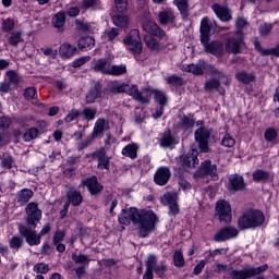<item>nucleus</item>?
<instances>
[{
    "label": "nucleus",
    "instance_id": "9b49d317",
    "mask_svg": "<svg viewBox=\"0 0 279 279\" xmlns=\"http://www.w3.org/2000/svg\"><path fill=\"white\" fill-rule=\"evenodd\" d=\"M20 235L25 239L27 245L29 247H34L35 245H40V234L36 232V228L27 227L24 225H20L17 228Z\"/></svg>",
    "mask_w": 279,
    "mask_h": 279
},
{
    "label": "nucleus",
    "instance_id": "f257e3e1",
    "mask_svg": "<svg viewBox=\"0 0 279 279\" xmlns=\"http://www.w3.org/2000/svg\"><path fill=\"white\" fill-rule=\"evenodd\" d=\"M130 95L134 101H138L143 106L150 104L151 95H154V100L158 106L166 107L167 106V94L160 89H154L151 87H144L142 90L138 89V86H134Z\"/></svg>",
    "mask_w": 279,
    "mask_h": 279
},
{
    "label": "nucleus",
    "instance_id": "5701e85b",
    "mask_svg": "<svg viewBox=\"0 0 279 279\" xmlns=\"http://www.w3.org/2000/svg\"><path fill=\"white\" fill-rule=\"evenodd\" d=\"M178 129L182 132H191L195 128V113H189L179 117Z\"/></svg>",
    "mask_w": 279,
    "mask_h": 279
},
{
    "label": "nucleus",
    "instance_id": "58836bf2",
    "mask_svg": "<svg viewBox=\"0 0 279 279\" xmlns=\"http://www.w3.org/2000/svg\"><path fill=\"white\" fill-rule=\"evenodd\" d=\"M112 23L116 25V27H120L123 29L124 27H128V24L130 23V17L128 15L122 14H116L112 16Z\"/></svg>",
    "mask_w": 279,
    "mask_h": 279
},
{
    "label": "nucleus",
    "instance_id": "37998d69",
    "mask_svg": "<svg viewBox=\"0 0 279 279\" xmlns=\"http://www.w3.org/2000/svg\"><path fill=\"white\" fill-rule=\"evenodd\" d=\"M235 80H238V82H241L242 84H252V82L256 80V76L254 74L242 71L235 74Z\"/></svg>",
    "mask_w": 279,
    "mask_h": 279
},
{
    "label": "nucleus",
    "instance_id": "49530a36",
    "mask_svg": "<svg viewBox=\"0 0 279 279\" xmlns=\"http://www.w3.org/2000/svg\"><path fill=\"white\" fill-rule=\"evenodd\" d=\"M183 71L185 73H192V75H204V68H202V65L195 64V63H191L187 64L183 68Z\"/></svg>",
    "mask_w": 279,
    "mask_h": 279
},
{
    "label": "nucleus",
    "instance_id": "7c9ffc66",
    "mask_svg": "<svg viewBox=\"0 0 279 279\" xmlns=\"http://www.w3.org/2000/svg\"><path fill=\"white\" fill-rule=\"evenodd\" d=\"M134 86H138V85H131L126 84V83H122V84H113L110 88H109V93H111L112 95H119L121 93H126V95H129V97H132V89L134 88Z\"/></svg>",
    "mask_w": 279,
    "mask_h": 279
},
{
    "label": "nucleus",
    "instance_id": "f704fd0d",
    "mask_svg": "<svg viewBox=\"0 0 279 279\" xmlns=\"http://www.w3.org/2000/svg\"><path fill=\"white\" fill-rule=\"evenodd\" d=\"M108 66V59L100 58L96 61L92 70L95 73H101L102 75H109L110 69L106 68Z\"/></svg>",
    "mask_w": 279,
    "mask_h": 279
},
{
    "label": "nucleus",
    "instance_id": "09e8293b",
    "mask_svg": "<svg viewBox=\"0 0 279 279\" xmlns=\"http://www.w3.org/2000/svg\"><path fill=\"white\" fill-rule=\"evenodd\" d=\"M253 180L255 182H267V180H269V173L263 169H257L253 173Z\"/></svg>",
    "mask_w": 279,
    "mask_h": 279
},
{
    "label": "nucleus",
    "instance_id": "a19ab883",
    "mask_svg": "<svg viewBox=\"0 0 279 279\" xmlns=\"http://www.w3.org/2000/svg\"><path fill=\"white\" fill-rule=\"evenodd\" d=\"M220 86L221 80L213 77L205 81L204 90H206V93H210V90H219Z\"/></svg>",
    "mask_w": 279,
    "mask_h": 279
},
{
    "label": "nucleus",
    "instance_id": "2eb2a0df",
    "mask_svg": "<svg viewBox=\"0 0 279 279\" xmlns=\"http://www.w3.org/2000/svg\"><path fill=\"white\" fill-rule=\"evenodd\" d=\"M171 180V169L167 166H160L154 173V182L157 186H167Z\"/></svg>",
    "mask_w": 279,
    "mask_h": 279
},
{
    "label": "nucleus",
    "instance_id": "a18cd8bd",
    "mask_svg": "<svg viewBox=\"0 0 279 279\" xmlns=\"http://www.w3.org/2000/svg\"><path fill=\"white\" fill-rule=\"evenodd\" d=\"M23 41V33L21 31H13L8 39L11 47H19V44Z\"/></svg>",
    "mask_w": 279,
    "mask_h": 279
},
{
    "label": "nucleus",
    "instance_id": "7ed1b4c3",
    "mask_svg": "<svg viewBox=\"0 0 279 279\" xmlns=\"http://www.w3.org/2000/svg\"><path fill=\"white\" fill-rule=\"evenodd\" d=\"M265 225V214L260 209L251 208L238 218L239 230H256Z\"/></svg>",
    "mask_w": 279,
    "mask_h": 279
},
{
    "label": "nucleus",
    "instance_id": "79ce46f5",
    "mask_svg": "<svg viewBox=\"0 0 279 279\" xmlns=\"http://www.w3.org/2000/svg\"><path fill=\"white\" fill-rule=\"evenodd\" d=\"M166 82L169 86H174V88H180L184 86V78L178 74H171L166 78Z\"/></svg>",
    "mask_w": 279,
    "mask_h": 279
},
{
    "label": "nucleus",
    "instance_id": "4468645a",
    "mask_svg": "<svg viewBox=\"0 0 279 279\" xmlns=\"http://www.w3.org/2000/svg\"><path fill=\"white\" fill-rule=\"evenodd\" d=\"M82 186H86L89 195H101L104 193V184L99 182L97 175H92L82 181Z\"/></svg>",
    "mask_w": 279,
    "mask_h": 279
},
{
    "label": "nucleus",
    "instance_id": "393cba45",
    "mask_svg": "<svg viewBox=\"0 0 279 279\" xmlns=\"http://www.w3.org/2000/svg\"><path fill=\"white\" fill-rule=\"evenodd\" d=\"M59 56L62 60H71L73 56H77V47L69 43H63L59 47Z\"/></svg>",
    "mask_w": 279,
    "mask_h": 279
},
{
    "label": "nucleus",
    "instance_id": "6ab92c4d",
    "mask_svg": "<svg viewBox=\"0 0 279 279\" xmlns=\"http://www.w3.org/2000/svg\"><path fill=\"white\" fill-rule=\"evenodd\" d=\"M204 45L206 53H210L216 58H222L223 56V43L220 40H207V43H201Z\"/></svg>",
    "mask_w": 279,
    "mask_h": 279
},
{
    "label": "nucleus",
    "instance_id": "0eeeda50",
    "mask_svg": "<svg viewBox=\"0 0 279 279\" xmlns=\"http://www.w3.org/2000/svg\"><path fill=\"white\" fill-rule=\"evenodd\" d=\"M26 228H38L40 219H43V210L38 208V203L31 202L25 208Z\"/></svg>",
    "mask_w": 279,
    "mask_h": 279
},
{
    "label": "nucleus",
    "instance_id": "473e14b6",
    "mask_svg": "<svg viewBox=\"0 0 279 279\" xmlns=\"http://www.w3.org/2000/svg\"><path fill=\"white\" fill-rule=\"evenodd\" d=\"M77 47L81 51H90L95 47V38L92 36H82L77 41Z\"/></svg>",
    "mask_w": 279,
    "mask_h": 279
},
{
    "label": "nucleus",
    "instance_id": "c03bdc74",
    "mask_svg": "<svg viewBox=\"0 0 279 279\" xmlns=\"http://www.w3.org/2000/svg\"><path fill=\"white\" fill-rule=\"evenodd\" d=\"M128 73V66L125 64H120V65H111L109 69V74L112 75L113 77H119L121 75H125Z\"/></svg>",
    "mask_w": 279,
    "mask_h": 279
},
{
    "label": "nucleus",
    "instance_id": "c756f323",
    "mask_svg": "<svg viewBox=\"0 0 279 279\" xmlns=\"http://www.w3.org/2000/svg\"><path fill=\"white\" fill-rule=\"evenodd\" d=\"M66 202L72 206L77 207L82 206V202H84V196H82V192L80 190H70L66 192Z\"/></svg>",
    "mask_w": 279,
    "mask_h": 279
},
{
    "label": "nucleus",
    "instance_id": "ddd939ff",
    "mask_svg": "<svg viewBox=\"0 0 279 279\" xmlns=\"http://www.w3.org/2000/svg\"><path fill=\"white\" fill-rule=\"evenodd\" d=\"M239 236V230L232 226L222 227L213 238L215 243H223Z\"/></svg>",
    "mask_w": 279,
    "mask_h": 279
},
{
    "label": "nucleus",
    "instance_id": "3c124183",
    "mask_svg": "<svg viewBox=\"0 0 279 279\" xmlns=\"http://www.w3.org/2000/svg\"><path fill=\"white\" fill-rule=\"evenodd\" d=\"M9 247L11 250H21L23 247V238L21 235H13L9 240Z\"/></svg>",
    "mask_w": 279,
    "mask_h": 279
},
{
    "label": "nucleus",
    "instance_id": "338daca9",
    "mask_svg": "<svg viewBox=\"0 0 279 279\" xmlns=\"http://www.w3.org/2000/svg\"><path fill=\"white\" fill-rule=\"evenodd\" d=\"M179 186L182 189V191H191L193 189V185H191V182H189L184 175L179 177Z\"/></svg>",
    "mask_w": 279,
    "mask_h": 279
},
{
    "label": "nucleus",
    "instance_id": "e433bc0d",
    "mask_svg": "<svg viewBox=\"0 0 279 279\" xmlns=\"http://www.w3.org/2000/svg\"><path fill=\"white\" fill-rule=\"evenodd\" d=\"M38 136H40V130L36 126H32L23 134V141L24 143H32V141H36Z\"/></svg>",
    "mask_w": 279,
    "mask_h": 279
},
{
    "label": "nucleus",
    "instance_id": "5fc2aeb1",
    "mask_svg": "<svg viewBox=\"0 0 279 279\" xmlns=\"http://www.w3.org/2000/svg\"><path fill=\"white\" fill-rule=\"evenodd\" d=\"M264 138L267 141V143H274L276 138H278V131L274 128L266 129L264 133Z\"/></svg>",
    "mask_w": 279,
    "mask_h": 279
},
{
    "label": "nucleus",
    "instance_id": "ea45409f",
    "mask_svg": "<svg viewBox=\"0 0 279 279\" xmlns=\"http://www.w3.org/2000/svg\"><path fill=\"white\" fill-rule=\"evenodd\" d=\"M158 20L160 25H169V23H173V21H175V15L169 11H160L158 14Z\"/></svg>",
    "mask_w": 279,
    "mask_h": 279
},
{
    "label": "nucleus",
    "instance_id": "9d476101",
    "mask_svg": "<svg viewBox=\"0 0 279 279\" xmlns=\"http://www.w3.org/2000/svg\"><path fill=\"white\" fill-rule=\"evenodd\" d=\"M195 178H211L214 182L219 180V174L217 173V165L213 163L210 159H206L201 162L198 170L195 172Z\"/></svg>",
    "mask_w": 279,
    "mask_h": 279
},
{
    "label": "nucleus",
    "instance_id": "b1692460",
    "mask_svg": "<svg viewBox=\"0 0 279 279\" xmlns=\"http://www.w3.org/2000/svg\"><path fill=\"white\" fill-rule=\"evenodd\" d=\"M64 236H66V232L61 229H57L52 235V245H54L56 251L59 252V254H64V252H66V245L62 243Z\"/></svg>",
    "mask_w": 279,
    "mask_h": 279
},
{
    "label": "nucleus",
    "instance_id": "aec40b11",
    "mask_svg": "<svg viewBox=\"0 0 279 279\" xmlns=\"http://www.w3.org/2000/svg\"><path fill=\"white\" fill-rule=\"evenodd\" d=\"M246 186L247 184H245V179L243 178V175L234 173L229 177L228 189L232 191V193H239L246 189Z\"/></svg>",
    "mask_w": 279,
    "mask_h": 279
},
{
    "label": "nucleus",
    "instance_id": "052dcab7",
    "mask_svg": "<svg viewBox=\"0 0 279 279\" xmlns=\"http://www.w3.org/2000/svg\"><path fill=\"white\" fill-rule=\"evenodd\" d=\"M222 147L232 148L234 145H236V140L230 135V133L225 134L222 141H221Z\"/></svg>",
    "mask_w": 279,
    "mask_h": 279
},
{
    "label": "nucleus",
    "instance_id": "c9c22d12",
    "mask_svg": "<svg viewBox=\"0 0 279 279\" xmlns=\"http://www.w3.org/2000/svg\"><path fill=\"white\" fill-rule=\"evenodd\" d=\"M106 125V120L105 119H98L97 122L94 125L93 132L89 135L94 141L95 138H99L104 136V130Z\"/></svg>",
    "mask_w": 279,
    "mask_h": 279
},
{
    "label": "nucleus",
    "instance_id": "774afa93",
    "mask_svg": "<svg viewBox=\"0 0 279 279\" xmlns=\"http://www.w3.org/2000/svg\"><path fill=\"white\" fill-rule=\"evenodd\" d=\"M207 71L208 73H210V75H217L218 80H221L222 77H226V73L217 68H215L214 65H208L207 66Z\"/></svg>",
    "mask_w": 279,
    "mask_h": 279
},
{
    "label": "nucleus",
    "instance_id": "bb28decb",
    "mask_svg": "<svg viewBox=\"0 0 279 279\" xmlns=\"http://www.w3.org/2000/svg\"><path fill=\"white\" fill-rule=\"evenodd\" d=\"M92 156H95V158H97V160H98L97 168L98 169H100L101 171H104V169L106 171H110V157H108V155H106V151L104 149L93 153Z\"/></svg>",
    "mask_w": 279,
    "mask_h": 279
},
{
    "label": "nucleus",
    "instance_id": "4d7b16f0",
    "mask_svg": "<svg viewBox=\"0 0 279 279\" xmlns=\"http://www.w3.org/2000/svg\"><path fill=\"white\" fill-rule=\"evenodd\" d=\"M142 29H144L146 34H151L155 29H158V24L154 21L146 20L142 23Z\"/></svg>",
    "mask_w": 279,
    "mask_h": 279
},
{
    "label": "nucleus",
    "instance_id": "0e129e2a",
    "mask_svg": "<svg viewBox=\"0 0 279 279\" xmlns=\"http://www.w3.org/2000/svg\"><path fill=\"white\" fill-rule=\"evenodd\" d=\"M33 271H35V274H49V265L45 263H37L34 266Z\"/></svg>",
    "mask_w": 279,
    "mask_h": 279
},
{
    "label": "nucleus",
    "instance_id": "69168bd1",
    "mask_svg": "<svg viewBox=\"0 0 279 279\" xmlns=\"http://www.w3.org/2000/svg\"><path fill=\"white\" fill-rule=\"evenodd\" d=\"M86 62H90V56L81 57L75 59L72 63L73 69H80V66H84Z\"/></svg>",
    "mask_w": 279,
    "mask_h": 279
},
{
    "label": "nucleus",
    "instance_id": "4c0bfd02",
    "mask_svg": "<svg viewBox=\"0 0 279 279\" xmlns=\"http://www.w3.org/2000/svg\"><path fill=\"white\" fill-rule=\"evenodd\" d=\"M182 19H189V0H173Z\"/></svg>",
    "mask_w": 279,
    "mask_h": 279
},
{
    "label": "nucleus",
    "instance_id": "e2e57ef3",
    "mask_svg": "<svg viewBox=\"0 0 279 279\" xmlns=\"http://www.w3.org/2000/svg\"><path fill=\"white\" fill-rule=\"evenodd\" d=\"M11 125H12V118L8 116L0 117V130L2 131L10 130Z\"/></svg>",
    "mask_w": 279,
    "mask_h": 279
},
{
    "label": "nucleus",
    "instance_id": "dca6fc26",
    "mask_svg": "<svg viewBox=\"0 0 279 279\" xmlns=\"http://www.w3.org/2000/svg\"><path fill=\"white\" fill-rule=\"evenodd\" d=\"M138 215V208L130 207L129 209H122L118 216V221L121 226H130L133 222L136 226V218Z\"/></svg>",
    "mask_w": 279,
    "mask_h": 279
},
{
    "label": "nucleus",
    "instance_id": "2f4dec72",
    "mask_svg": "<svg viewBox=\"0 0 279 279\" xmlns=\"http://www.w3.org/2000/svg\"><path fill=\"white\" fill-rule=\"evenodd\" d=\"M33 197H34V191H32V189L25 187L16 193V202L22 206L27 204L29 199H32Z\"/></svg>",
    "mask_w": 279,
    "mask_h": 279
},
{
    "label": "nucleus",
    "instance_id": "f03ea898",
    "mask_svg": "<svg viewBox=\"0 0 279 279\" xmlns=\"http://www.w3.org/2000/svg\"><path fill=\"white\" fill-rule=\"evenodd\" d=\"M156 223H158V216L154 210L137 209L135 226H137L138 236L141 239H147L156 230Z\"/></svg>",
    "mask_w": 279,
    "mask_h": 279
},
{
    "label": "nucleus",
    "instance_id": "423d86ee",
    "mask_svg": "<svg viewBox=\"0 0 279 279\" xmlns=\"http://www.w3.org/2000/svg\"><path fill=\"white\" fill-rule=\"evenodd\" d=\"M215 217L220 223H232V205L226 199H220L215 206Z\"/></svg>",
    "mask_w": 279,
    "mask_h": 279
},
{
    "label": "nucleus",
    "instance_id": "1a4fd4ad",
    "mask_svg": "<svg viewBox=\"0 0 279 279\" xmlns=\"http://www.w3.org/2000/svg\"><path fill=\"white\" fill-rule=\"evenodd\" d=\"M211 134H213V129L209 130L206 126H199L198 129L195 130L194 138L202 154H208V149H209L208 142L210 141Z\"/></svg>",
    "mask_w": 279,
    "mask_h": 279
},
{
    "label": "nucleus",
    "instance_id": "f3484780",
    "mask_svg": "<svg viewBox=\"0 0 279 279\" xmlns=\"http://www.w3.org/2000/svg\"><path fill=\"white\" fill-rule=\"evenodd\" d=\"M180 143V136L171 132V129H167L159 140L160 147L173 149L175 145Z\"/></svg>",
    "mask_w": 279,
    "mask_h": 279
},
{
    "label": "nucleus",
    "instance_id": "4be33fe9",
    "mask_svg": "<svg viewBox=\"0 0 279 279\" xmlns=\"http://www.w3.org/2000/svg\"><path fill=\"white\" fill-rule=\"evenodd\" d=\"M210 32H213V22L208 19V16H205L201 20V43H208V40H210Z\"/></svg>",
    "mask_w": 279,
    "mask_h": 279
},
{
    "label": "nucleus",
    "instance_id": "6e6552de",
    "mask_svg": "<svg viewBox=\"0 0 279 279\" xmlns=\"http://www.w3.org/2000/svg\"><path fill=\"white\" fill-rule=\"evenodd\" d=\"M138 34V29H132L129 35L123 38V45L129 47V51H131L133 56H141V53H143V41H141Z\"/></svg>",
    "mask_w": 279,
    "mask_h": 279
},
{
    "label": "nucleus",
    "instance_id": "603ef678",
    "mask_svg": "<svg viewBox=\"0 0 279 279\" xmlns=\"http://www.w3.org/2000/svg\"><path fill=\"white\" fill-rule=\"evenodd\" d=\"M82 117V111L77 109H72L68 112V114L64 118L65 123H73V121H77Z\"/></svg>",
    "mask_w": 279,
    "mask_h": 279
},
{
    "label": "nucleus",
    "instance_id": "f8f14e48",
    "mask_svg": "<svg viewBox=\"0 0 279 279\" xmlns=\"http://www.w3.org/2000/svg\"><path fill=\"white\" fill-rule=\"evenodd\" d=\"M198 156L199 154L197 153V150L192 149L187 154L181 155L177 159V163L181 165L182 169H184L185 171H189V169H195V167L199 165Z\"/></svg>",
    "mask_w": 279,
    "mask_h": 279
},
{
    "label": "nucleus",
    "instance_id": "8fccbe9b",
    "mask_svg": "<svg viewBox=\"0 0 279 279\" xmlns=\"http://www.w3.org/2000/svg\"><path fill=\"white\" fill-rule=\"evenodd\" d=\"M81 116L84 117L85 121H94L97 116V109L86 107L81 111Z\"/></svg>",
    "mask_w": 279,
    "mask_h": 279
},
{
    "label": "nucleus",
    "instance_id": "864d4df0",
    "mask_svg": "<svg viewBox=\"0 0 279 279\" xmlns=\"http://www.w3.org/2000/svg\"><path fill=\"white\" fill-rule=\"evenodd\" d=\"M7 77L9 78V83L13 84V86L21 84V76L14 70L7 71Z\"/></svg>",
    "mask_w": 279,
    "mask_h": 279
},
{
    "label": "nucleus",
    "instance_id": "6e6d98bb",
    "mask_svg": "<svg viewBox=\"0 0 279 279\" xmlns=\"http://www.w3.org/2000/svg\"><path fill=\"white\" fill-rule=\"evenodd\" d=\"M142 29H144L146 34H151L155 29H158V24L154 21L146 20L142 23Z\"/></svg>",
    "mask_w": 279,
    "mask_h": 279
},
{
    "label": "nucleus",
    "instance_id": "a211bd4d",
    "mask_svg": "<svg viewBox=\"0 0 279 279\" xmlns=\"http://www.w3.org/2000/svg\"><path fill=\"white\" fill-rule=\"evenodd\" d=\"M104 97V85L101 82L97 81L94 83V86L89 88L85 97V104H95L97 99Z\"/></svg>",
    "mask_w": 279,
    "mask_h": 279
},
{
    "label": "nucleus",
    "instance_id": "20e7f679",
    "mask_svg": "<svg viewBox=\"0 0 279 279\" xmlns=\"http://www.w3.org/2000/svg\"><path fill=\"white\" fill-rule=\"evenodd\" d=\"M269 269V265L264 264L258 267H248V268H243V269H232L229 272V278L230 279H252L255 278V276H260V274H265Z\"/></svg>",
    "mask_w": 279,
    "mask_h": 279
},
{
    "label": "nucleus",
    "instance_id": "39448f33",
    "mask_svg": "<svg viewBox=\"0 0 279 279\" xmlns=\"http://www.w3.org/2000/svg\"><path fill=\"white\" fill-rule=\"evenodd\" d=\"M243 46H245V35L241 34V32H235V34L229 37L225 43L227 53H232L233 56L242 53Z\"/></svg>",
    "mask_w": 279,
    "mask_h": 279
},
{
    "label": "nucleus",
    "instance_id": "de8ad7c7",
    "mask_svg": "<svg viewBox=\"0 0 279 279\" xmlns=\"http://www.w3.org/2000/svg\"><path fill=\"white\" fill-rule=\"evenodd\" d=\"M145 45L149 51H154L155 53H159L160 51V41H158L154 37H148L145 39Z\"/></svg>",
    "mask_w": 279,
    "mask_h": 279
},
{
    "label": "nucleus",
    "instance_id": "bf43d9fd",
    "mask_svg": "<svg viewBox=\"0 0 279 279\" xmlns=\"http://www.w3.org/2000/svg\"><path fill=\"white\" fill-rule=\"evenodd\" d=\"M36 95H38L36 87H26L23 93V97L24 99H26V101H32V99H36Z\"/></svg>",
    "mask_w": 279,
    "mask_h": 279
},
{
    "label": "nucleus",
    "instance_id": "680f3d73",
    "mask_svg": "<svg viewBox=\"0 0 279 279\" xmlns=\"http://www.w3.org/2000/svg\"><path fill=\"white\" fill-rule=\"evenodd\" d=\"M1 29L2 32H5V33L12 32L14 29V20H12V17H9L2 21Z\"/></svg>",
    "mask_w": 279,
    "mask_h": 279
},
{
    "label": "nucleus",
    "instance_id": "c85d7f7f",
    "mask_svg": "<svg viewBox=\"0 0 279 279\" xmlns=\"http://www.w3.org/2000/svg\"><path fill=\"white\" fill-rule=\"evenodd\" d=\"M158 263V258H156V255L149 254L145 260L146 265V271L143 275L144 278L147 279H154V269Z\"/></svg>",
    "mask_w": 279,
    "mask_h": 279
},
{
    "label": "nucleus",
    "instance_id": "a878e982",
    "mask_svg": "<svg viewBox=\"0 0 279 279\" xmlns=\"http://www.w3.org/2000/svg\"><path fill=\"white\" fill-rule=\"evenodd\" d=\"M253 45L255 51H257V53H260V56H274V58H279V44H277L274 48L264 49L260 45V41L258 39H255L253 41Z\"/></svg>",
    "mask_w": 279,
    "mask_h": 279
},
{
    "label": "nucleus",
    "instance_id": "cd10ccee",
    "mask_svg": "<svg viewBox=\"0 0 279 279\" xmlns=\"http://www.w3.org/2000/svg\"><path fill=\"white\" fill-rule=\"evenodd\" d=\"M52 27L59 29V32H64V25H66V11L61 10L54 16H52Z\"/></svg>",
    "mask_w": 279,
    "mask_h": 279
},
{
    "label": "nucleus",
    "instance_id": "412c9836",
    "mask_svg": "<svg viewBox=\"0 0 279 279\" xmlns=\"http://www.w3.org/2000/svg\"><path fill=\"white\" fill-rule=\"evenodd\" d=\"M211 10L222 23H228L229 21H232V11H230L228 7H223L219 3H214L211 5Z\"/></svg>",
    "mask_w": 279,
    "mask_h": 279
},
{
    "label": "nucleus",
    "instance_id": "13d9d810",
    "mask_svg": "<svg viewBox=\"0 0 279 279\" xmlns=\"http://www.w3.org/2000/svg\"><path fill=\"white\" fill-rule=\"evenodd\" d=\"M173 265L174 267H184V254L182 251H174L173 253Z\"/></svg>",
    "mask_w": 279,
    "mask_h": 279
},
{
    "label": "nucleus",
    "instance_id": "72a5a7b5",
    "mask_svg": "<svg viewBox=\"0 0 279 279\" xmlns=\"http://www.w3.org/2000/svg\"><path fill=\"white\" fill-rule=\"evenodd\" d=\"M122 156L136 160L138 158V146L136 144H128L121 150Z\"/></svg>",
    "mask_w": 279,
    "mask_h": 279
}]
</instances>
